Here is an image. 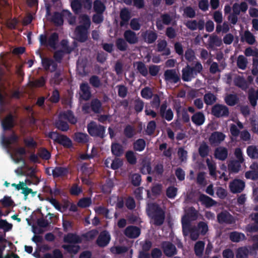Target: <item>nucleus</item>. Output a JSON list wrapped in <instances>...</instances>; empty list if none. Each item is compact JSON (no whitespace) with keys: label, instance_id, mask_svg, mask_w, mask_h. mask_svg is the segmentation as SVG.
I'll return each instance as SVG.
<instances>
[{"label":"nucleus","instance_id":"nucleus-1","mask_svg":"<svg viewBox=\"0 0 258 258\" xmlns=\"http://www.w3.org/2000/svg\"><path fill=\"white\" fill-rule=\"evenodd\" d=\"M147 213L153 220V224L157 226L162 225L165 219V212L156 203L148 204Z\"/></svg>","mask_w":258,"mask_h":258},{"label":"nucleus","instance_id":"nucleus-2","mask_svg":"<svg viewBox=\"0 0 258 258\" xmlns=\"http://www.w3.org/2000/svg\"><path fill=\"white\" fill-rule=\"evenodd\" d=\"M39 40L40 45L45 47H50L53 49L57 48V45L59 41L58 34L56 32L52 33L47 38L45 34L39 35Z\"/></svg>","mask_w":258,"mask_h":258},{"label":"nucleus","instance_id":"nucleus-3","mask_svg":"<svg viewBox=\"0 0 258 258\" xmlns=\"http://www.w3.org/2000/svg\"><path fill=\"white\" fill-rule=\"evenodd\" d=\"M87 131L89 135L93 137H99L103 139L105 137V127L91 121L87 125Z\"/></svg>","mask_w":258,"mask_h":258},{"label":"nucleus","instance_id":"nucleus-4","mask_svg":"<svg viewBox=\"0 0 258 258\" xmlns=\"http://www.w3.org/2000/svg\"><path fill=\"white\" fill-rule=\"evenodd\" d=\"M198 217V211L193 207L189 208L185 214L181 218V225L186 227L189 224H191V222L196 220Z\"/></svg>","mask_w":258,"mask_h":258},{"label":"nucleus","instance_id":"nucleus-5","mask_svg":"<svg viewBox=\"0 0 258 258\" xmlns=\"http://www.w3.org/2000/svg\"><path fill=\"white\" fill-rule=\"evenodd\" d=\"M211 113L218 118L227 117L229 114V108L225 105L216 104L212 107Z\"/></svg>","mask_w":258,"mask_h":258},{"label":"nucleus","instance_id":"nucleus-6","mask_svg":"<svg viewBox=\"0 0 258 258\" xmlns=\"http://www.w3.org/2000/svg\"><path fill=\"white\" fill-rule=\"evenodd\" d=\"M182 231L184 237L189 235L190 238L193 241L197 240L200 235L198 227L196 225H192L191 224H189L186 227L182 226Z\"/></svg>","mask_w":258,"mask_h":258},{"label":"nucleus","instance_id":"nucleus-7","mask_svg":"<svg viewBox=\"0 0 258 258\" xmlns=\"http://www.w3.org/2000/svg\"><path fill=\"white\" fill-rule=\"evenodd\" d=\"M161 247L164 254L168 257H172L177 253L175 245L170 241H163Z\"/></svg>","mask_w":258,"mask_h":258},{"label":"nucleus","instance_id":"nucleus-8","mask_svg":"<svg viewBox=\"0 0 258 258\" xmlns=\"http://www.w3.org/2000/svg\"><path fill=\"white\" fill-rule=\"evenodd\" d=\"M164 78L165 81L176 84L180 80L179 75L175 69H169L164 72Z\"/></svg>","mask_w":258,"mask_h":258},{"label":"nucleus","instance_id":"nucleus-9","mask_svg":"<svg viewBox=\"0 0 258 258\" xmlns=\"http://www.w3.org/2000/svg\"><path fill=\"white\" fill-rule=\"evenodd\" d=\"M111 240V236L109 232L107 230L101 231L96 241L97 245L100 247L106 246Z\"/></svg>","mask_w":258,"mask_h":258},{"label":"nucleus","instance_id":"nucleus-10","mask_svg":"<svg viewBox=\"0 0 258 258\" xmlns=\"http://www.w3.org/2000/svg\"><path fill=\"white\" fill-rule=\"evenodd\" d=\"M167 104L166 101L164 102L160 106L159 114L160 116L168 121H171L173 118V113L171 108L167 109Z\"/></svg>","mask_w":258,"mask_h":258},{"label":"nucleus","instance_id":"nucleus-11","mask_svg":"<svg viewBox=\"0 0 258 258\" xmlns=\"http://www.w3.org/2000/svg\"><path fill=\"white\" fill-rule=\"evenodd\" d=\"M217 221L220 224H231L234 223L233 217L227 211H222L217 215Z\"/></svg>","mask_w":258,"mask_h":258},{"label":"nucleus","instance_id":"nucleus-12","mask_svg":"<svg viewBox=\"0 0 258 258\" xmlns=\"http://www.w3.org/2000/svg\"><path fill=\"white\" fill-rule=\"evenodd\" d=\"M229 188L233 194L240 193L245 187V182L239 179H235L229 184Z\"/></svg>","mask_w":258,"mask_h":258},{"label":"nucleus","instance_id":"nucleus-13","mask_svg":"<svg viewBox=\"0 0 258 258\" xmlns=\"http://www.w3.org/2000/svg\"><path fill=\"white\" fill-rule=\"evenodd\" d=\"M88 27L85 25H79L76 28V36L79 41L85 42L88 38Z\"/></svg>","mask_w":258,"mask_h":258},{"label":"nucleus","instance_id":"nucleus-14","mask_svg":"<svg viewBox=\"0 0 258 258\" xmlns=\"http://www.w3.org/2000/svg\"><path fill=\"white\" fill-rule=\"evenodd\" d=\"M124 235L129 238H136L141 234V229L136 226H128L124 230Z\"/></svg>","mask_w":258,"mask_h":258},{"label":"nucleus","instance_id":"nucleus-15","mask_svg":"<svg viewBox=\"0 0 258 258\" xmlns=\"http://www.w3.org/2000/svg\"><path fill=\"white\" fill-rule=\"evenodd\" d=\"M175 110L177 118H180V119L184 123L189 122L190 117L186 108H182L181 106L179 105L176 107Z\"/></svg>","mask_w":258,"mask_h":258},{"label":"nucleus","instance_id":"nucleus-16","mask_svg":"<svg viewBox=\"0 0 258 258\" xmlns=\"http://www.w3.org/2000/svg\"><path fill=\"white\" fill-rule=\"evenodd\" d=\"M4 131H10L15 126V117L12 114H9L2 121Z\"/></svg>","mask_w":258,"mask_h":258},{"label":"nucleus","instance_id":"nucleus-17","mask_svg":"<svg viewBox=\"0 0 258 258\" xmlns=\"http://www.w3.org/2000/svg\"><path fill=\"white\" fill-rule=\"evenodd\" d=\"M41 62L43 67L46 71L49 70L51 66V72L55 71L58 67L57 63L53 59L48 57L42 58Z\"/></svg>","mask_w":258,"mask_h":258},{"label":"nucleus","instance_id":"nucleus-18","mask_svg":"<svg viewBox=\"0 0 258 258\" xmlns=\"http://www.w3.org/2000/svg\"><path fill=\"white\" fill-rule=\"evenodd\" d=\"M142 37L145 42L148 44H152L157 40L158 35L154 31L146 30L145 32L142 33Z\"/></svg>","mask_w":258,"mask_h":258},{"label":"nucleus","instance_id":"nucleus-19","mask_svg":"<svg viewBox=\"0 0 258 258\" xmlns=\"http://www.w3.org/2000/svg\"><path fill=\"white\" fill-rule=\"evenodd\" d=\"M80 89L81 92L80 96L83 100L87 101L91 97L90 87L87 83H83L80 86Z\"/></svg>","mask_w":258,"mask_h":258},{"label":"nucleus","instance_id":"nucleus-20","mask_svg":"<svg viewBox=\"0 0 258 258\" xmlns=\"http://www.w3.org/2000/svg\"><path fill=\"white\" fill-rule=\"evenodd\" d=\"M226 136L222 132H214L209 137V141L211 144H220L225 140Z\"/></svg>","mask_w":258,"mask_h":258},{"label":"nucleus","instance_id":"nucleus-21","mask_svg":"<svg viewBox=\"0 0 258 258\" xmlns=\"http://www.w3.org/2000/svg\"><path fill=\"white\" fill-rule=\"evenodd\" d=\"M120 18L121 19L119 23L120 27H123L128 24V21L131 18V14L127 8H124L121 10Z\"/></svg>","mask_w":258,"mask_h":258},{"label":"nucleus","instance_id":"nucleus-22","mask_svg":"<svg viewBox=\"0 0 258 258\" xmlns=\"http://www.w3.org/2000/svg\"><path fill=\"white\" fill-rule=\"evenodd\" d=\"M123 36L126 41L130 44H134L138 42V37L136 33L131 30H125Z\"/></svg>","mask_w":258,"mask_h":258},{"label":"nucleus","instance_id":"nucleus-23","mask_svg":"<svg viewBox=\"0 0 258 258\" xmlns=\"http://www.w3.org/2000/svg\"><path fill=\"white\" fill-rule=\"evenodd\" d=\"M214 156L216 159L224 161L228 157V150L224 147H219L215 150Z\"/></svg>","mask_w":258,"mask_h":258},{"label":"nucleus","instance_id":"nucleus-24","mask_svg":"<svg viewBox=\"0 0 258 258\" xmlns=\"http://www.w3.org/2000/svg\"><path fill=\"white\" fill-rule=\"evenodd\" d=\"M199 200L202 203V204L204 205L206 208H210L217 204L216 201L203 194L200 195Z\"/></svg>","mask_w":258,"mask_h":258},{"label":"nucleus","instance_id":"nucleus-25","mask_svg":"<svg viewBox=\"0 0 258 258\" xmlns=\"http://www.w3.org/2000/svg\"><path fill=\"white\" fill-rule=\"evenodd\" d=\"M59 117L68 120V121L72 124H75L78 121L73 112L71 110H68L66 111L60 113Z\"/></svg>","mask_w":258,"mask_h":258},{"label":"nucleus","instance_id":"nucleus-26","mask_svg":"<svg viewBox=\"0 0 258 258\" xmlns=\"http://www.w3.org/2000/svg\"><path fill=\"white\" fill-rule=\"evenodd\" d=\"M191 120L196 125L201 126L205 121V116L202 112L199 111L192 115Z\"/></svg>","mask_w":258,"mask_h":258},{"label":"nucleus","instance_id":"nucleus-27","mask_svg":"<svg viewBox=\"0 0 258 258\" xmlns=\"http://www.w3.org/2000/svg\"><path fill=\"white\" fill-rule=\"evenodd\" d=\"M63 241L66 243L78 244L81 243L82 239L76 234L69 233L64 236Z\"/></svg>","mask_w":258,"mask_h":258},{"label":"nucleus","instance_id":"nucleus-28","mask_svg":"<svg viewBox=\"0 0 258 258\" xmlns=\"http://www.w3.org/2000/svg\"><path fill=\"white\" fill-rule=\"evenodd\" d=\"M69 173L67 167L56 166L52 170V175L55 178L59 177H64Z\"/></svg>","mask_w":258,"mask_h":258},{"label":"nucleus","instance_id":"nucleus-29","mask_svg":"<svg viewBox=\"0 0 258 258\" xmlns=\"http://www.w3.org/2000/svg\"><path fill=\"white\" fill-rule=\"evenodd\" d=\"M111 151L114 156L116 157L121 156L124 152L123 147L118 143H112L111 145Z\"/></svg>","mask_w":258,"mask_h":258},{"label":"nucleus","instance_id":"nucleus-30","mask_svg":"<svg viewBox=\"0 0 258 258\" xmlns=\"http://www.w3.org/2000/svg\"><path fill=\"white\" fill-rule=\"evenodd\" d=\"M248 100L251 106L254 108L257 105V100H258V89L256 91L252 89L249 90Z\"/></svg>","mask_w":258,"mask_h":258},{"label":"nucleus","instance_id":"nucleus-31","mask_svg":"<svg viewBox=\"0 0 258 258\" xmlns=\"http://www.w3.org/2000/svg\"><path fill=\"white\" fill-rule=\"evenodd\" d=\"M64 17L63 10L61 13L55 12L52 17L51 21L56 26H60L63 25Z\"/></svg>","mask_w":258,"mask_h":258},{"label":"nucleus","instance_id":"nucleus-32","mask_svg":"<svg viewBox=\"0 0 258 258\" xmlns=\"http://www.w3.org/2000/svg\"><path fill=\"white\" fill-rule=\"evenodd\" d=\"M195 78L189 69V66L187 64L182 70V79L185 82H189L192 79Z\"/></svg>","mask_w":258,"mask_h":258},{"label":"nucleus","instance_id":"nucleus-33","mask_svg":"<svg viewBox=\"0 0 258 258\" xmlns=\"http://www.w3.org/2000/svg\"><path fill=\"white\" fill-rule=\"evenodd\" d=\"M234 84L237 87L245 91L248 88V84L243 77L238 76L234 80Z\"/></svg>","mask_w":258,"mask_h":258},{"label":"nucleus","instance_id":"nucleus-34","mask_svg":"<svg viewBox=\"0 0 258 258\" xmlns=\"http://www.w3.org/2000/svg\"><path fill=\"white\" fill-rule=\"evenodd\" d=\"M91 109L95 113H99L102 110V103L97 98L93 99L91 102Z\"/></svg>","mask_w":258,"mask_h":258},{"label":"nucleus","instance_id":"nucleus-35","mask_svg":"<svg viewBox=\"0 0 258 258\" xmlns=\"http://www.w3.org/2000/svg\"><path fill=\"white\" fill-rule=\"evenodd\" d=\"M88 135L87 134L77 132L74 134L73 139L78 143L85 144L88 141Z\"/></svg>","mask_w":258,"mask_h":258},{"label":"nucleus","instance_id":"nucleus-36","mask_svg":"<svg viewBox=\"0 0 258 258\" xmlns=\"http://www.w3.org/2000/svg\"><path fill=\"white\" fill-rule=\"evenodd\" d=\"M58 144L66 148L70 149L72 147L73 143L72 140L66 135L61 134L58 141Z\"/></svg>","mask_w":258,"mask_h":258},{"label":"nucleus","instance_id":"nucleus-37","mask_svg":"<svg viewBox=\"0 0 258 258\" xmlns=\"http://www.w3.org/2000/svg\"><path fill=\"white\" fill-rule=\"evenodd\" d=\"M247 155L252 159H258V146L251 145L246 149Z\"/></svg>","mask_w":258,"mask_h":258},{"label":"nucleus","instance_id":"nucleus-38","mask_svg":"<svg viewBox=\"0 0 258 258\" xmlns=\"http://www.w3.org/2000/svg\"><path fill=\"white\" fill-rule=\"evenodd\" d=\"M205 242L203 241H198L194 246V251L195 254L199 257H201L203 254V251L205 247Z\"/></svg>","mask_w":258,"mask_h":258},{"label":"nucleus","instance_id":"nucleus-39","mask_svg":"<svg viewBox=\"0 0 258 258\" xmlns=\"http://www.w3.org/2000/svg\"><path fill=\"white\" fill-rule=\"evenodd\" d=\"M229 238L231 241L233 242H239L245 239V236L243 233L233 231L230 233Z\"/></svg>","mask_w":258,"mask_h":258},{"label":"nucleus","instance_id":"nucleus-40","mask_svg":"<svg viewBox=\"0 0 258 258\" xmlns=\"http://www.w3.org/2000/svg\"><path fill=\"white\" fill-rule=\"evenodd\" d=\"M198 152L202 158H205L208 156L210 152V148L206 142H203L200 146Z\"/></svg>","mask_w":258,"mask_h":258},{"label":"nucleus","instance_id":"nucleus-41","mask_svg":"<svg viewBox=\"0 0 258 258\" xmlns=\"http://www.w3.org/2000/svg\"><path fill=\"white\" fill-rule=\"evenodd\" d=\"M146 142L143 139H139L133 143V149L136 151L142 152L146 147Z\"/></svg>","mask_w":258,"mask_h":258},{"label":"nucleus","instance_id":"nucleus-42","mask_svg":"<svg viewBox=\"0 0 258 258\" xmlns=\"http://www.w3.org/2000/svg\"><path fill=\"white\" fill-rule=\"evenodd\" d=\"M241 163L236 160L231 161L228 165V170L233 173H237L241 168Z\"/></svg>","mask_w":258,"mask_h":258},{"label":"nucleus","instance_id":"nucleus-43","mask_svg":"<svg viewBox=\"0 0 258 258\" xmlns=\"http://www.w3.org/2000/svg\"><path fill=\"white\" fill-rule=\"evenodd\" d=\"M225 103L229 106H233L239 101V98L235 94H229L224 99Z\"/></svg>","mask_w":258,"mask_h":258},{"label":"nucleus","instance_id":"nucleus-44","mask_svg":"<svg viewBox=\"0 0 258 258\" xmlns=\"http://www.w3.org/2000/svg\"><path fill=\"white\" fill-rule=\"evenodd\" d=\"M209 44L210 47L214 46L220 47L222 44V39L217 35H211L209 39Z\"/></svg>","mask_w":258,"mask_h":258},{"label":"nucleus","instance_id":"nucleus-45","mask_svg":"<svg viewBox=\"0 0 258 258\" xmlns=\"http://www.w3.org/2000/svg\"><path fill=\"white\" fill-rule=\"evenodd\" d=\"M106 7L100 0H95L94 2L93 10L96 13H103Z\"/></svg>","mask_w":258,"mask_h":258},{"label":"nucleus","instance_id":"nucleus-46","mask_svg":"<svg viewBox=\"0 0 258 258\" xmlns=\"http://www.w3.org/2000/svg\"><path fill=\"white\" fill-rule=\"evenodd\" d=\"M217 98L212 93L209 92L204 96V101L207 105H211L216 101Z\"/></svg>","mask_w":258,"mask_h":258},{"label":"nucleus","instance_id":"nucleus-47","mask_svg":"<svg viewBox=\"0 0 258 258\" xmlns=\"http://www.w3.org/2000/svg\"><path fill=\"white\" fill-rule=\"evenodd\" d=\"M125 157L130 164L135 165L137 163V159L134 151L132 150L126 151Z\"/></svg>","mask_w":258,"mask_h":258},{"label":"nucleus","instance_id":"nucleus-48","mask_svg":"<svg viewBox=\"0 0 258 258\" xmlns=\"http://www.w3.org/2000/svg\"><path fill=\"white\" fill-rule=\"evenodd\" d=\"M250 168L252 170L247 171L245 172V178L254 181L258 180V170H254L252 165L250 166Z\"/></svg>","mask_w":258,"mask_h":258},{"label":"nucleus","instance_id":"nucleus-49","mask_svg":"<svg viewBox=\"0 0 258 258\" xmlns=\"http://www.w3.org/2000/svg\"><path fill=\"white\" fill-rule=\"evenodd\" d=\"M189 69L192 73V75L196 78L198 74H201L203 67L200 61H197L194 66L191 67L189 66Z\"/></svg>","mask_w":258,"mask_h":258},{"label":"nucleus","instance_id":"nucleus-50","mask_svg":"<svg viewBox=\"0 0 258 258\" xmlns=\"http://www.w3.org/2000/svg\"><path fill=\"white\" fill-rule=\"evenodd\" d=\"M247 59L242 55H239L237 59V66L242 70H244L246 68L247 65Z\"/></svg>","mask_w":258,"mask_h":258},{"label":"nucleus","instance_id":"nucleus-51","mask_svg":"<svg viewBox=\"0 0 258 258\" xmlns=\"http://www.w3.org/2000/svg\"><path fill=\"white\" fill-rule=\"evenodd\" d=\"M54 125L56 128L62 132H67L69 129L68 123L60 119L55 121Z\"/></svg>","mask_w":258,"mask_h":258},{"label":"nucleus","instance_id":"nucleus-52","mask_svg":"<svg viewBox=\"0 0 258 258\" xmlns=\"http://www.w3.org/2000/svg\"><path fill=\"white\" fill-rule=\"evenodd\" d=\"M38 156L43 160H48L51 158L50 152L45 148H40L38 152Z\"/></svg>","mask_w":258,"mask_h":258},{"label":"nucleus","instance_id":"nucleus-53","mask_svg":"<svg viewBox=\"0 0 258 258\" xmlns=\"http://www.w3.org/2000/svg\"><path fill=\"white\" fill-rule=\"evenodd\" d=\"M117 48L121 51H124L127 50V44L126 40L121 38H117L115 42Z\"/></svg>","mask_w":258,"mask_h":258},{"label":"nucleus","instance_id":"nucleus-54","mask_svg":"<svg viewBox=\"0 0 258 258\" xmlns=\"http://www.w3.org/2000/svg\"><path fill=\"white\" fill-rule=\"evenodd\" d=\"M123 134L128 139L132 138L136 134L134 127L130 125H126L123 130Z\"/></svg>","mask_w":258,"mask_h":258},{"label":"nucleus","instance_id":"nucleus-55","mask_svg":"<svg viewBox=\"0 0 258 258\" xmlns=\"http://www.w3.org/2000/svg\"><path fill=\"white\" fill-rule=\"evenodd\" d=\"M136 64L138 71L143 77H146L148 75V71L145 64L141 61H137Z\"/></svg>","mask_w":258,"mask_h":258},{"label":"nucleus","instance_id":"nucleus-56","mask_svg":"<svg viewBox=\"0 0 258 258\" xmlns=\"http://www.w3.org/2000/svg\"><path fill=\"white\" fill-rule=\"evenodd\" d=\"M92 204V200L90 198L86 197L80 199L77 203V206L81 208L89 207Z\"/></svg>","mask_w":258,"mask_h":258},{"label":"nucleus","instance_id":"nucleus-57","mask_svg":"<svg viewBox=\"0 0 258 258\" xmlns=\"http://www.w3.org/2000/svg\"><path fill=\"white\" fill-rule=\"evenodd\" d=\"M62 247L69 253L74 254H77L80 249L78 245H62Z\"/></svg>","mask_w":258,"mask_h":258},{"label":"nucleus","instance_id":"nucleus-58","mask_svg":"<svg viewBox=\"0 0 258 258\" xmlns=\"http://www.w3.org/2000/svg\"><path fill=\"white\" fill-rule=\"evenodd\" d=\"M249 250L246 247H241L237 249L236 253V258H248Z\"/></svg>","mask_w":258,"mask_h":258},{"label":"nucleus","instance_id":"nucleus-59","mask_svg":"<svg viewBox=\"0 0 258 258\" xmlns=\"http://www.w3.org/2000/svg\"><path fill=\"white\" fill-rule=\"evenodd\" d=\"M183 16L189 18H194L196 16V11L191 6H186L183 9Z\"/></svg>","mask_w":258,"mask_h":258},{"label":"nucleus","instance_id":"nucleus-60","mask_svg":"<svg viewBox=\"0 0 258 258\" xmlns=\"http://www.w3.org/2000/svg\"><path fill=\"white\" fill-rule=\"evenodd\" d=\"M196 226L198 227L200 235L203 236L205 235L209 230L208 224L205 222L200 221Z\"/></svg>","mask_w":258,"mask_h":258},{"label":"nucleus","instance_id":"nucleus-61","mask_svg":"<svg viewBox=\"0 0 258 258\" xmlns=\"http://www.w3.org/2000/svg\"><path fill=\"white\" fill-rule=\"evenodd\" d=\"M153 93V91L151 88L149 87H146L142 89L141 91V96L146 99H150L152 98V96L154 95Z\"/></svg>","mask_w":258,"mask_h":258},{"label":"nucleus","instance_id":"nucleus-62","mask_svg":"<svg viewBox=\"0 0 258 258\" xmlns=\"http://www.w3.org/2000/svg\"><path fill=\"white\" fill-rule=\"evenodd\" d=\"M89 83L94 88H98L101 86V82L98 76L93 75L89 78Z\"/></svg>","mask_w":258,"mask_h":258},{"label":"nucleus","instance_id":"nucleus-63","mask_svg":"<svg viewBox=\"0 0 258 258\" xmlns=\"http://www.w3.org/2000/svg\"><path fill=\"white\" fill-rule=\"evenodd\" d=\"M52 254V255L49 253H45L43 258H63V254L59 249H54Z\"/></svg>","mask_w":258,"mask_h":258},{"label":"nucleus","instance_id":"nucleus-64","mask_svg":"<svg viewBox=\"0 0 258 258\" xmlns=\"http://www.w3.org/2000/svg\"><path fill=\"white\" fill-rule=\"evenodd\" d=\"M134 109L135 111L138 113L142 111L144 106V102L140 98L135 99L134 101Z\"/></svg>","mask_w":258,"mask_h":258}]
</instances>
